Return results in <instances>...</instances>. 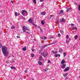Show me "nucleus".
<instances>
[{
    "label": "nucleus",
    "mask_w": 80,
    "mask_h": 80,
    "mask_svg": "<svg viewBox=\"0 0 80 80\" xmlns=\"http://www.w3.org/2000/svg\"><path fill=\"white\" fill-rule=\"evenodd\" d=\"M1 48L2 52L3 55H4L5 57H7L8 55V52H9L8 50V48L5 46H3L2 47V44L1 43H0V48Z\"/></svg>",
    "instance_id": "f257e3e1"
},
{
    "label": "nucleus",
    "mask_w": 80,
    "mask_h": 80,
    "mask_svg": "<svg viewBox=\"0 0 80 80\" xmlns=\"http://www.w3.org/2000/svg\"><path fill=\"white\" fill-rule=\"evenodd\" d=\"M22 14L24 17H26V16H27L28 15V14H27V11L25 10H23L22 11Z\"/></svg>",
    "instance_id": "f03ea898"
},
{
    "label": "nucleus",
    "mask_w": 80,
    "mask_h": 80,
    "mask_svg": "<svg viewBox=\"0 0 80 80\" xmlns=\"http://www.w3.org/2000/svg\"><path fill=\"white\" fill-rule=\"evenodd\" d=\"M47 55H48V54L47 52L44 53V52H43L42 53V56L44 57H47Z\"/></svg>",
    "instance_id": "7ed1b4c3"
},
{
    "label": "nucleus",
    "mask_w": 80,
    "mask_h": 80,
    "mask_svg": "<svg viewBox=\"0 0 80 80\" xmlns=\"http://www.w3.org/2000/svg\"><path fill=\"white\" fill-rule=\"evenodd\" d=\"M70 70V67H67L65 69L63 70L64 72H67V71L69 70Z\"/></svg>",
    "instance_id": "20e7f679"
},
{
    "label": "nucleus",
    "mask_w": 80,
    "mask_h": 80,
    "mask_svg": "<svg viewBox=\"0 0 80 80\" xmlns=\"http://www.w3.org/2000/svg\"><path fill=\"white\" fill-rule=\"evenodd\" d=\"M28 22L29 23H32V24L33 25H34L35 27H36V26H35L34 23H32V19H29L28 20Z\"/></svg>",
    "instance_id": "39448f33"
},
{
    "label": "nucleus",
    "mask_w": 80,
    "mask_h": 80,
    "mask_svg": "<svg viewBox=\"0 0 80 80\" xmlns=\"http://www.w3.org/2000/svg\"><path fill=\"white\" fill-rule=\"evenodd\" d=\"M59 22H66L65 19L64 18H62V19H60V21Z\"/></svg>",
    "instance_id": "423d86ee"
},
{
    "label": "nucleus",
    "mask_w": 80,
    "mask_h": 80,
    "mask_svg": "<svg viewBox=\"0 0 80 80\" xmlns=\"http://www.w3.org/2000/svg\"><path fill=\"white\" fill-rule=\"evenodd\" d=\"M22 29L23 30H28V28L26 26H23V27L22 28Z\"/></svg>",
    "instance_id": "0eeeda50"
},
{
    "label": "nucleus",
    "mask_w": 80,
    "mask_h": 80,
    "mask_svg": "<svg viewBox=\"0 0 80 80\" xmlns=\"http://www.w3.org/2000/svg\"><path fill=\"white\" fill-rule=\"evenodd\" d=\"M59 52L60 53H63V50H62V48H60L59 50Z\"/></svg>",
    "instance_id": "6e6552de"
},
{
    "label": "nucleus",
    "mask_w": 80,
    "mask_h": 80,
    "mask_svg": "<svg viewBox=\"0 0 80 80\" xmlns=\"http://www.w3.org/2000/svg\"><path fill=\"white\" fill-rule=\"evenodd\" d=\"M65 67H66V64H64L61 66V68L63 69V68H65Z\"/></svg>",
    "instance_id": "1a4fd4ad"
},
{
    "label": "nucleus",
    "mask_w": 80,
    "mask_h": 80,
    "mask_svg": "<svg viewBox=\"0 0 80 80\" xmlns=\"http://www.w3.org/2000/svg\"><path fill=\"white\" fill-rule=\"evenodd\" d=\"M65 61L64 59H62L61 61V64H62V65H63V63H65Z\"/></svg>",
    "instance_id": "9d476101"
},
{
    "label": "nucleus",
    "mask_w": 80,
    "mask_h": 80,
    "mask_svg": "<svg viewBox=\"0 0 80 80\" xmlns=\"http://www.w3.org/2000/svg\"><path fill=\"white\" fill-rule=\"evenodd\" d=\"M22 50L23 51H26L27 50V47L25 46L22 48Z\"/></svg>",
    "instance_id": "9b49d317"
},
{
    "label": "nucleus",
    "mask_w": 80,
    "mask_h": 80,
    "mask_svg": "<svg viewBox=\"0 0 80 80\" xmlns=\"http://www.w3.org/2000/svg\"><path fill=\"white\" fill-rule=\"evenodd\" d=\"M64 12V11H63V10H61L60 11V12L59 13V15H60L62 14V13H63Z\"/></svg>",
    "instance_id": "f8f14e48"
},
{
    "label": "nucleus",
    "mask_w": 80,
    "mask_h": 80,
    "mask_svg": "<svg viewBox=\"0 0 80 80\" xmlns=\"http://www.w3.org/2000/svg\"><path fill=\"white\" fill-rule=\"evenodd\" d=\"M39 61H41L42 60V56H41L39 58Z\"/></svg>",
    "instance_id": "ddd939ff"
},
{
    "label": "nucleus",
    "mask_w": 80,
    "mask_h": 80,
    "mask_svg": "<svg viewBox=\"0 0 80 80\" xmlns=\"http://www.w3.org/2000/svg\"><path fill=\"white\" fill-rule=\"evenodd\" d=\"M47 47V45L46 44L44 46H42V48H45Z\"/></svg>",
    "instance_id": "4468645a"
},
{
    "label": "nucleus",
    "mask_w": 80,
    "mask_h": 80,
    "mask_svg": "<svg viewBox=\"0 0 80 80\" xmlns=\"http://www.w3.org/2000/svg\"><path fill=\"white\" fill-rule=\"evenodd\" d=\"M68 73H65V74H63V76L65 77H67V75H68Z\"/></svg>",
    "instance_id": "2eb2a0df"
},
{
    "label": "nucleus",
    "mask_w": 80,
    "mask_h": 80,
    "mask_svg": "<svg viewBox=\"0 0 80 80\" xmlns=\"http://www.w3.org/2000/svg\"><path fill=\"white\" fill-rule=\"evenodd\" d=\"M41 15H45L46 14V13H45V12H42L41 13Z\"/></svg>",
    "instance_id": "dca6fc26"
},
{
    "label": "nucleus",
    "mask_w": 80,
    "mask_h": 80,
    "mask_svg": "<svg viewBox=\"0 0 80 80\" xmlns=\"http://www.w3.org/2000/svg\"><path fill=\"white\" fill-rule=\"evenodd\" d=\"M74 38L75 40H77V38H78V36L76 35L74 36Z\"/></svg>",
    "instance_id": "f3484780"
},
{
    "label": "nucleus",
    "mask_w": 80,
    "mask_h": 80,
    "mask_svg": "<svg viewBox=\"0 0 80 80\" xmlns=\"http://www.w3.org/2000/svg\"><path fill=\"white\" fill-rule=\"evenodd\" d=\"M38 64L39 65H42V62H38Z\"/></svg>",
    "instance_id": "a211bd4d"
},
{
    "label": "nucleus",
    "mask_w": 80,
    "mask_h": 80,
    "mask_svg": "<svg viewBox=\"0 0 80 80\" xmlns=\"http://www.w3.org/2000/svg\"><path fill=\"white\" fill-rule=\"evenodd\" d=\"M31 55L32 57V58L34 57H35V55H34V54H31Z\"/></svg>",
    "instance_id": "6ab92c4d"
},
{
    "label": "nucleus",
    "mask_w": 80,
    "mask_h": 80,
    "mask_svg": "<svg viewBox=\"0 0 80 80\" xmlns=\"http://www.w3.org/2000/svg\"><path fill=\"white\" fill-rule=\"evenodd\" d=\"M70 10H71V8H69L67 10V12H69V11H70Z\"/></svg>",
    "instance_id": "aec40b11"
},
{
    "label": "nucleus",
    "mask_w": 80,
    "mask_h": 80,
    "mask_svg": "<svg viewBox=\"0 0 80 80\" xmlns=\"http://www.w3.org/2000/svg\"><path fill=\"white\" fill-rule=\"evenodd\" d=\"M41 24L42 25H44V21H41Z\"/></svg>",
    "instance_id": "412c9836"
},
{
    "label": "nucleus",
    "mask_w": 80,
    "mask_h": 80,
    "mask_svg": "<svg viewBox=\"0 0 80 80\" xmlns=\"http://www.w3.org/2000/svg\"><path fill=\"white\" fill-rule=\"evenodd\" d=\"M11 28L12 30H13V29H14V28H15V26H12L11 27Z\"/></svg>",
    "instance_id": "4be33fe9"
},
{
    "label": "nucleus",
    "mask_w": 80,
    "mask_h": 80,
    "mask_svg": "<svg viewBox=\"0 0 80 80\" xmlns=\"http://www.w3.org/2000/svg\"><path fill=\"white\" fill-rule=\"evenodd\" d=\"M63 54L64 55V57H65V56H66V54H67V53H66V52H63Z\"/></svg>",
    "instance_id": "5701e85b"
},
{
    "label": "nucleus",
    "mask_w": 80,
    "mask_h": 80,
    "mask_svg": "<svg viewBox=\"0 0 80 80\" xmlns=\"http://www.w3.org/2000/svg\"><path fill=\"white\" fill-rule=\"evenodd\" d=\"M33 2L35 3V4H36L37 3V2H36V0H33Z\"/></svg>",
    "instance_id": "b1692460"
},
{
    "label": "nucleus",
    "mask_w": 80,
    "mask_h": 80,
    "mask_svg": "<svg viewBox=\"0 0 80 80\" xmlns=\"http://www.w3.org/2000/svg\"><path fill=\"white\" fill-rule=\"evenodd\" d=\"M60 32L61 34H63V32H64L62 30H61L60 31Z\"/></svg>",
    "instance_id": "393cba45"
},
{
    "label": "nucleus",
    "mask_w": 80,
    "mask_h": 80,
    "mask_svg": "<svg viewBox=\"0 0 80 80\" xmlns=\"http://www.w3.org/2000/svg\"><path fill=\"white\" fill-rule=\"evenodd\" d=\"M78 10L79 11H80V5H79L78 6Z\"/></svg>",
    "instance_id": "a878e982"
},
{
    "label": "nucleus",
    "mask_w": 80,
    "mask_h": 80,
    "mask_svg": "<svg viewBox=\"0 0 80 80\" xmlns=\"http://www.w3.org/2000/svg\"><path fill=\"white\" fill-rule=\"evenodd\" d=\"M11 68L12 69H15V67H13V66L11 67Z\"/></svg>",
    "instance_id": "bb28decb"
},
{
    "label": "nucleus",
    "mask_w": 80,
    "mask_h": 80,
    "mask_svg": "<svg viewBox=\"0 0 80 80\" xmlns=\"http://www.w3.org/2000/svg\"><path fill=\"white\" fill-rule=\"evenodd\" d=\"M54 56H55V57H56V58H57L58 57V55H57V54H55L54 55Z\"/></svg>",
    "instance_id": "cd10ccee"
},
{
    "label": "nucleus",
    "mask_w": 80,
    "mask_h": 80,
    "mask_svg": "<svg viewBox=\"0 0 80 80\" xmlns=\"http://www.w3.org/2000/svg\"><path fill=\"white\" fill-rule=\"evenodd\" d=\"M15 16H16V17H17V12H15Z\"/></svg>",
    "instance_id": "c85d7f7f"
},
{
    "label": "nucleus",
    "mask_w": 80,
    "mask_h": 80,
    "mask_svg": "<svg viewBox=\"0 0 80 80\" xmlns=\"http://www.w3.org/2000/svg\"><path fill=\"white\" fill-rule=\"evenodd\" d=\"M66 42L67 44H68L69 42V41H67V40H66Z\"/></svg>",
    "instance_id": "c756f323"
},
{
    "label": "nucleus",
    "mask_w": 80,
    "mask_h": 80,
    "mask_svg": "<svg viewBox=\"0 0 80 80\" xmlns=\"http://www.w3.org/2000/svg\"><path fill=\"white\" fill-rule=\"evenodd\" d=\"M48 68H45V69H44V71H45V72H47V70H48Z\"/></svg>",
    "instance_id": "7c9ffc66"
},
{
    "label": "nucleus",
    "mask_w": 80,
    "mask_h": 80,
    "mask_svg": "<svg viewBox=\"0 0 80 80\" xmlns=\"http://www.w3.org/2000/svg\"><path fill=\"white\" fill-rule=\"evenodd\" d=\"M68 38H69V36H68V35H67V36H66V38L68 39Z\"/></svg>",
    "instance_id": "2f4dec72"
},
{
    "label": "nucleus",
    "mask_w": 80,
    "mask_h": 80,
    "mask_svg": "<svg viewBox=\"0 0 80 80\" xmlns=\"http://www.w3.org/2000/svg\"><path fill=\"white\" fill-rule=\"evenodd\" d=\"M48 63H51V62L50 60H48Z\"/></svg>",
    "instance_id": "473e14b6"
},
{
    "label": "nucleus",
    "mask_w": 80,
    "mask_h": 80,
    "mask_svg": "<svg viewBox=\"0 0 80 80\" xmlns=\"http://www.w3.org/2000/svg\"><path fill=\"white\" fill-rule=\"evenodd\" d=\"M22 30L23 31V32H26V29H22Z\"/></svg>",
    "instance_id": "72a5a7b5"
},
{
    "label": "nucleus",
    "mask_w": 80,
    "mask_h": 80,
    "mask_svg": "<svg viewBox=\"0 0 80 80\" xmlns=\"http://www.w3.org/2000/svg\"><path fill=\"white\" fill-rule=\"evenodd\" d=\"M58 37H60L61 36V35H60V34H58Z\"/></svg>",
    "instance_id": "f704fd0d"
},
{
    "label": "nucleus",
    "mask_w": 80,
    "mask_h": 80,
    "mask_svg": "<svg viewBox=\"0 0 80 80\" xmlns=\"http://www.w3.org/2000/svg\"><path fill=\"white\" fill-rule=\"evenodd\" d=\"M73 30H77V28L76 27H75L74 28Z\"/></svg>",
    "instance_id": "c9c22d12"
},
{
    "label": "nucleus",
    "mask_w": 80,
    "mask_h": 80,
    "mask_svg": "<svg viewBox=\"0 0 80 80\" xmlns=\"http://www.w3.org/2000/svg\"><path fill=\"white\" fill-rule=\"evenodd\" d=\"M40 2H43L44 0H39Z\"/></svg>",
    "instance_id": "e433bc0d"
},
{
    "label": "nucleus",
    "mask_w": 80,
    "mask_h": 80,
    "mask_svg": "<svg viewBox=\"0 0 80 80\" xmlns=\"http://www.w3.org/2000/svg\"><path fill=\"white\" fill-rule=\"evenodd\" d=\"M43 4H42L41 5V7H43Z\"/></svg>",
    "instance_id": "4c0bfd02"
},
{
    "label": "nucleus",
    "mask_w": 80,
    "mask_h": 80,
    "mask_svg": "<svg viewBox=\"0 0 80 80\" xmlns=\"http://www.w3.org/2000/svg\"><path fill=\"white\" fill-rule=\"evenodd\" d=\"M71 27L72 29H74L75 27L74 26H72Z\"/></svg>",
    "instance_id": "58836bf2"
},
{
    "label": "nucleus",
    "mask_w": 80,
    "mask_h": 80,
    "mask_svg": "<svg viewBox=\"0 0 80 80\" xmlns=\"http://www.w3.org/2000/svg\"><path fill=\"white\" fill-rule=\"evenodd\" d=\"M31 50L32 52H34V49H32Z\"/></svg>",
    "instance_id": "ea45409f"
},
{
    "label": "nucleus",
    "mask_w": 80,
    "mask_h": 80,
    "mask_svg": "<svg viewBox=\"0 0 80 80\" xmlns=\"http://www.w3.org/2000/svg\"><path fill=\"white\" fill-rule=\"evenodd\" d=\"M65 77V79H66V80H67V79H68V77Z\"/></svg>",
    "instance_id": "a19ab883"
},
{
    "label": "nucleus",
    "mask_w": 80,
    "mask_h": 80,
    "mask_svg": "<svg viewBox=\"0 0 80 80\" xmlns=\"http://www.w3.org/2000/svg\"><path fill=\"white\" fill-rule=\"evenodd\" d=\"M43 38H45V39H47V37H45V36H44V37H43Z\"/></svg>",
    "instance_id": "79ce46f5"
},
{
    "label": "nucleus",
    "mask_w": 80,
    "mask_h": 80,
    "mask_svg": "<svg viewBox=\"0 0 80 80\" xmlns=\"http://www.w3.org/2000/svg\"><path fill=\"white\" fill-rule=\"evenodd\" d=\"M58 57H60V54H58Z\"/></svg>",
    "instance_id": "37998d69"
},
{
    "label": "nucleus",
    "mask_w": 80,
    "mask_h": 80,
    "mask_svg": "<svg viewBox=\"0 0 80 80\" xmlns=\"http://www.w3.org/2000/svg\"><path fill=\"white\" fill-rule=\"evenodd\" d=\"M24 72H25V73H27V70H25L24 71Z\"/></svg>",
    "instance_id": "c03bdc74"
},
{
    "label": "nucleus",
    "mask_w": 80,
    "mask_h": 80,
    "mask_svg": "<svg viewBox=\"0 0 80 80\" xmlns=\"http://www.w3.org/2000/svg\"><path fill=\"white\" fill-rule=\"evenodd\" d=\"M71 25H72V26H74V24H71Z\"/></svg>",
    "instance_id": "a18cd8bd"
},
{
    "label": "nucleus",
    "mask_w": 80,
    "mask_h": 80,
    "mask_svg": "<svg viewBox=\"0 0 80 80\" xmlns=\"http://www.w3.org/2000/svg\"><path fill=\"white\" fill-rule=\"evenodd\" d=\"M17 38H20V37L18 36H17Z\"/></svg>",
    "instance_id": "49530a36"
},
{
    "label": "nucleus",
    "mask_w": 80,
    "mask_h": 80,
    "mask_svg": "<svg viewBox=\"0 0 80 80\" xmlns=\"http://www.w3.org/2000/svg\"><path fill=\"white\" fill-rule=\"evenodd\" d=\"M52 53H54V54H55V52H53V51H52Z\"/></svg>",
    "instance_id": "de8ad7c7"
},
{
    "label": "nucleus",
    "mask_w": 80,
    "mask_h": 80,
    "mask_svg": "<svg viewBox=\"0 0 80 80\" xmlns=\"http://www.w3.org/2000/svg\"><path fill=\"white\" fill-rule=\"evenodd\" d=\"M11 3H13V1H11Z\"/></svg>",
    "instance_id": "09e8293b"
},
{
    "label": "nucleus",
    "mask_w": 80,
    "mask_h": 80,
    "mask_svg": "<svg viewBox=\"0 0 80 80\" xmlns=\"http://www.w3.org/2000/svg\"><path fill=\"white\" fill-rule=\"evenodd\" d=\"M26 32V33H29V32H28V31H27V32Z\"/></svg>",
    "instance_id": "8fccbe9b"
},
{
    "label": "nucleus",
    "mask_w": 80,
    "mask_h": 80,
    "mask_svg": "<svg viewBox=\"0 0 80 80\" xmlns=\"http://www.w3.org/2000/svg\"><path fill=\"white\" fill-rule=\"evenodd\" d=\"M41 52H42V51H41V50H40L39 51V53H40Z\"/></svg>",
    "instance_id": "3c124183"
},
{
    "label": "nucleus",
    "mask_w": 80,
    "mask_h": 80,
    "mask_svg": "<svg viewBox=\"0 0 80 80\" xmlns=\"http://www.w3.org/2000/svg\"><path fill=\"white\" fill-rule=\"evenodd\" d=\"M53 17V15H51V16H50V18H51V17Z\"/></svg>",
    "instance_id": "603ef678"
},
{
    "label": "nucleus",
    "mask_w": 80,
    "mask_h": 80,
    "mask_svg": "<svg viewBox=\"0 0 80 80\" xmlns=\"http://www.w3.org/2000/svg\"><path fill=\"white\" fill-rule=\"evenodd\" d=\"M70 38H69V40H68V42H70Z\"/></svg>",
    "instance_id": "864d4df0"
},
{
    "label": "nucleus",
    "mask_w": 80,
    "mask_h": 80,
    "mask_svg": "<svg viewBox=\"0 0 80 80\" xmlns=\"http://www.w3.org/2000/svg\"><path fill=\"white\" fill-rule=\"evenodd\" d=\"M41 38V39H42V40H43V38L42 37Z\"/></svg>",
    "instance_id": "5fc2aeb1"
},
{
    "label": "nucleus",
    "mask_w": 80,
    "mask_h": 80,
    "mask_svg": "<svg viewBox=\"0 0 80 80\" xmlns=\"http://www.w3.org/2000/svg\"><path fill=\"white\" fill-rule=\"evenodd\" d=\"M41 30L42 32L43 31V30H42V29H41Z\"/></svg>",
    "instance_id": "6e6d98bb"
},
{
    "label": "nucleus",
    "mask_w": 80,
    "mask_h": 80,
    "mask_svg": "<svg viewBox=\"0 0 80 80\" xmlns=\"http://www.w3.org/2000/svg\"><path fill=\"white\" fill-rule=\"evenodd\" d=\"M57 22H59L58 21V19L57 20Z\"/></svg>",
    "instance_id": "4d7b16f0"
},
{
    "label": "nucleus",
    "mask_w": 80,
    "mask_h": 80,
    "mask_svg": "<svg viewBox=\"0 0 80 80\" xmlns=\"http://www.w3.org/2000/svg\"><path fill=\"white\" fill-rule=\"evenodd\" d=\"M55 53H57V52H55Z\"/></svg>",
    "instance_id": "13d9d810"
},
{
    "label": "nucleus",
    "mask_w": 80,
    "mask_h": 80,
    "mask_svg": "<svg viewBox=\"0 0 80 80\" xmlns=\"http://www.w3.org/2000/svg\"><path fill=\"white\" fill-rule=\"evenodd\" d=\"M75 4L76 5H77V3H75Z\"/></svg>",
    "instance_id": "bf43d9fd"
},
{
    "label": "nucleus",
    "mask_w": 80,
    "mask_h": 80,
    "mask_svg": "<svg viewBox=\"0 0 80 80\" xmlns=\"http://www.w3.org/2000/svg\"><path fill=\"white\" fill-rule=\"evenodd\" d=\"M10 56H9V57H8V58H10Z\"/></svg>",
    "instance_id": "052dcab7"
},
{
    "label": "nucleus",
    "mask_w": 80,
    "mask_h": 80,
    "mask_svg": "<svg viewBox=\"0 0 80 80\" xmlns=\"http://www.w3.org/2000/svg\"><path fill=\"white\" fill-rule=\"evenodd\" d=\"M58 22V23H59V22Z\"/></svg>",
    "instance_id": "680f3d73"
},
{
    "label": "nucleus",
    "mask_w": 80,
    "mask_h": 80,
    "mask_svg": "<svg viewBox=\"0 0 80 80\" xmlns=\"http://www.w3.org/2000/svg\"><path fill=\"white\" fill-rule=\"evenodd\" d=\"M52 80H55V79H53Z\"/></svg>",
    "instance_id": "e2e57ef3"
},
{
    "label": "nucleus",
    "mask_w": 80,
    "mask_h": 80,
    "mask_svg": "<svg viewBox=\"0 0 80 80\" xmlns=\"http://www.w3.org/2000/svg\"><path fill=\"white\" fill-rule=\"evenodd\" d=\"M79 78H80V76L79 77Z\"/></svg>",
    "instance_id": "0e129e2a"
},
{
    "label": "nucleus",
    "mask_w": 80,
    "mask_h": 80,
    "mask_svg": "<svg viewBox=\"0 0 80 80\" xmlns=\"http://www.w3.org/2000/svg\"><path fill=\"white\" fill-rule=\"evenodd\" d=\"M19 15H20V13H19Z\"/></svg>",
    "instance_id": "69168bd1"
}]
</instances>
